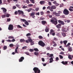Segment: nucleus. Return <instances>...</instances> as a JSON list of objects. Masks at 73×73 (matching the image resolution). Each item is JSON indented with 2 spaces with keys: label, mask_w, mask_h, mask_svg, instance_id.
I'll list each match as a JSON object with an SVG mask.
<instances>
[{
  "label": "nucleus",
  "mask_w": 73,
  "mask_h": 73,
  "mask_svg": "<svg viewBox=\"0 0 73 73\" xmlns=\"http://www.w3.org/2000/svg\"><path fill=\"white\" fill-rule=\"evenodd\" d=\"M51 23H52V24H54L55 25H56L57 24V19L56 18H52V19L50 20Z\"/></svg>",
  "instance_id": "1"
},
{
  "label": "nucleus",
  "mask_w": 73,
  "mask_h": 73,
  "mask_svg": "<svg viewBox=\"0 0 73 73\" xmlns=\"http://www.w3.org/2000/svg\"><path fill=\"white\" fill-rule=\"evenodd\" d=\"M33 70L35 73H40V70L37 67H34L33 69Z\"/></svg>",
  "instance_id": "2"
},
{
  "label": "nucleus",
  "mask_w": 73,
  "mask_h": 73,
  "mask_svg": "<svg viewBox=\"0 0 73 73\" xmlns=\"http://www.w3.org/2000/svg\"><path fill=\"white\" fill-rule=\"evenodd\" d=\"M38 44L40 46H42V47H44L45 45V44L42 41L40 40L38 42Z\"/></svg>",
  "instance_id": "3"
},
{
  "label": "nucleus",
  "mask_w": 73,
  "mask_h": 73,
  "mask_svg": "<svg viewBox=\"0 0 73 73\" xmlns=\"http://www.w3.org/2000/svg\"><path fill=\"white\" fill-rule=\"evenodd\" d=\"M63 13L65 15H68L69 13V12L67 9H64L63 11Z\"/></svg>",
  "instance_id": "4"
},
{
  "label": "nucleus",
  "mask_w": 73,
  "mask_h": 73,
  "mask_svg": "<svg viewBox=\"0 0 73 73\" xmlns=\"http://www.w3.org/2000/svg\"><path fill=\"white\" fill-rule=\"evenodd\" d=\"M8 29L9 31H12L13 29V26L12 25H9Z\"/></svg>",
  "instance_id": "5"
},
{
  "label": "nucleus",
  "mask_w": 73,
  "mask_h": 73,
  "mask_svg": "<svg viewBox=\"0 0 73 73\" xmlns=\"http://www.w3.org/2000/svg\"><path fill=\"white\" fill-rule=\"evenodd\" d=\"M35 15H36V13L33 12L30 13V16H32V18L34 19L35 17Z\"/></svg>",
  "instance_id": "6"
},
{
  "label": "nucleus",
  "mask_w": 73,
  "mask_h": 73,
  "mask_svg": "<svg viewBox=\"0 0 73 73\" xmlns=\"http://www.w3.org/2000/svg\"><path fill=\"white\" fill-rule=\"evenodd\" d=\"M1 9L3 10V13H4V14H5V13H7V10L6 9H5L4 7H2L1 8Z\"/></svg>",
  "instance_id": "7"
},
{
  "label": "nucleus",
  "mask_w": 73,
  "mask_h": 73,
  "mask_svg": "<svg viewBox=\"0 0 73 73\" xmlns=\"http://www.w3.org/2000/svg\"><path fill=\"white\" fill-rule=\"evenodd\" d=\"M56 8V7L54 5L52 6L51 7L50 11L53 12V9H55Z\"/></svg>",
  "instance_id": "8"
},
{
  "label": "nucleus",
  "mask_w": 73,
  "mask_h": 73,
  "mask_svg": "<svg viewBox=\"0 0 73 73\" xmlns=\"http://www.w3.org/2000/svg\"><path fill=\"white\" fill-rule=\"evenodd\" d=\"M18 13H19V15H21V14L24 15V12L22 11L18 10Z\"/></svg>",
  "instance_id": "9"
},
{
  "label": "nucleus",
  "mask_w": 73,
  "mask_h": 73,
  "mask_svg": "<svg viewBox=\"0 0 73 73\" xmlns=\"http://www.w3.org/2000/svg\"><path fill=\"white\" fill-rule=\"evenodd\" d=\"M24 60V57L23 56H22L19 59V62H23Z\"/></svg>",
  "instance_id": "10"
},
{
  "label": "nucleus",
  "mask_w": 73,
  "mask_h": 73,
  "mask_svg": "<svg viewBox=\"0 0 73 73\" xmlns=\"http://www.w3.org/2000/svg\"><path fill=\"white\" fill-rule=\"evenodd\" d=\"M63 32H66L67 31H69V29L67 27H66L65 28H64L63 30Z\"/></svg>",
  "instance_id": "11"
},
{
  "label": "nucleus",
  "mask_w": 73,
  "mask_h": 73,
  "mask_svg": "<svg viewBox=\"0 0 73 73\" xmlns=\"http://www.w3.org/2000/svg\"><path fill=\"white\" fill-rule=\"evenodd\" d=\"M58 23H60V24L61 25H64L65 24V23L63 21H62L60 20H59L58 21Z\"/></svg>",
  "instance_id": "12"
},
{
  "label": "nucleus",
  "mask_w": 73,
  "mask_h": 73,
  "mask_svg": "<svg viewBox=\"0 0 73 73\" xmlns=\"http://www.w3.org/2000/svg\"><path fill=\"white\" fill-rule=\"evenodd\" d=\"M28 40H26V42H27V43H29L30 42V41H29V40L31 39V37L29 36L28 37Z\"/></svg>",
  "instance_id": "13"
},
{
  "label": "nucleus",
  "mask_w": 73,
  "mask_h": 73,
  "mask_svg": "<svg viewBox=\"0 0 73 73\" xmlns=\"http://www.w3.org/2000/svg\"><path fill=\"white\" fill-rule=\"evenodd\" d=\"M70 8L68 9L70 12H72L73 11V7L70 6Z\"/></svg>",
  "instance_id": "14"
},
{
  "label": "nucleus",
  "mask_w": 73,
  "mask_h": 73,
  "mask_svg": "<svg viewBox=\"0 0 73 73\" xmlns=\"http://www.w3.org/2000/svg\"><path fill=\"white\" fill-rule=\"evenodd\" d=\"M68 50L69 52L72 51V47H71L70 46H69L68 47Z\"/></svg>",
  "instance_id": "15"
},
{
  "label": "nucleus",
  "mask_w": 73,
  "mask_h": 73,
  "mask_svg": "<svg viewBox=\"0 0 73 73\" xmlns=\"http://www.w3.org/2000/svg\"><path fill=\"white\" fill-rule=\"evenodd\" d=\"M61 25L60 24H58V25H56V27L57 28H61Z\"/></svg>",
  "instance_id": "16"
},
{
  "label": "nucleus",
  "mask_w": 73,
  "mask_h": 73,
  "mask_svg": "<svg viewBox=\"0 0 73 73\" xmlns=\"http://www.w3.org/2000/svg\"><path fill=\"white\" fill-rule=\"evenodd\" d=\"M29 41H30L31 45H33L34 44V42H33V40L32 39H29Z\"/></svg>",
  "instance_id": "17"
},
{
  "label": "nucleus",
  "mask_w": 73,
  "mask_h": 73,
  "mask_svg": "<svg viewBox=\"0 0 73 73\" xmlns=\"http://www.w3.org/2000/svg\"><path fill=\"white\" fill-rule=\"evenodd\" d=\"M49 63H52V62H53V57H51L49 59Z\"/></svg>",
  "instance_id": "18"
},
{
  "label": "nucleus",
  "mask_w": 73,
  "mask_h": 73,
  "mask_svg": "<svg viewBox=\"0 0 73 73\" xmlns=\"http://www.w3.org/2000/svg\"><path fill=\"white\" fill-rule=\"evenodd\" d=\"M41 23L43 25H45V24H47V22L45 21H41Z\"/></svg>",
  "instance_id": "19"
},
{
  "label": "nucleus",
  "mask_w": 73,
  "mask_h": 73,
  "mask_svg": "<svg viewBox=\"0 0 73 73\" xmlns=\"http://www.w3.org/2000/svg\"><path fill=\"white\" fill-rule=\"evenodd\" d=\"M62 64H63L64 65H66L68 64V62L67 61H63L62 62Z\"/></svg>",
  "instance_id": "20"
},
{
  "label": "nucleus",
  "mask_w": 73,
  "mask_h": 73,
  "mask_svg": "<svg viewBox=\"0 0 73 73\" xmlns=\"http://www.w3.org/2000/svg\"><path fill=\"white\" fill-rule=\"evenodd\" d=\"M19 48V47H17L15 48V53H18L19 52L17 51V50Z\"/></svg>",
  "instance_id": "21"
},
{
  "label": "nucleus",
  "mask_w": 73,
  "mask_h": 73,
  "mask_svg": "<svg viewBox=\"0 0 73 73\" xmlns=\"http://www.w3.org/2000/svg\"><path fill=\"white\" fill-rule=\"evenodd\" d=\"M46 29H45L46 32H49V28L48 27L46 26Z\"/></svg>",
  "instance_id": "22"
},
{
  "label": "nucleus",
  "mask_w": 73,
  "mask_h": 73,
  "mask_svg": "<svg viewBox=\"0 0 73 73\" xmlns=\"http://www.w3.org/2000/svg\"><path fill=\"white\" fill-rule=\"evenodd\" d=\"M40 3L41 5H42V4H45V1H41L40 2Z\"/></svg>",
  "instance_id": "23"
},
{
  "label": "nucleus",
  "mask_w": 73,
  "mask_h": 73,
  "mask_svg": "<svg viewBox=\"0 0 73 73\" xmlns=\"http://www.w3.org/2000/svg\"><path fill=\"white\" fill-rule=\"evenodd\" d=\"M63 42L64 45H65L66 46V43H67V42H68V41H67L66 40H64Z\"/></svg>",
  "instance_id": "24"
},
{
  "label": "nucleus",
  "mask_w": 73,
  "mask_h": 73,
  "mask_svg": "<svg viewBox=\"0 0 73 73\" xmlns=\"http://www.w3.org/2000/svg\"><path fill=\"white\" fill-rule=\"evenodd\" d=\"M20 41L21 42H24L25 41V40L24 39H21L20 40Z\"/></svg>",
  "instance_id": "25"
},
{
  "label": "nucleus",
  "mask_w": 73,
  "mask_h": 73,
  "mask_svg": "<svg viewBox=\"0 0 73 73\" xmlns=\"http://www.w3.org/2000/svg\"><path fill=\"white\" fill-rule=\"evenodd\" d=\"M54 32V30H53V29H51L50 30V35H52V34Z\"/></svg>",
  "instance_id": "26"
},
{
  "label": "nucleus",
  "mask_w": 73,
  "mask_h": 73,
  "mask_svg": "<svg viewBox=\"0 0 73 73\" xmlns=\"http://www.w3.org/2000/svg\"><path fill=\"white\" fill-rule=\"evenodd\" d=\"M9 39H13L14 37L13 36H10L8 37Z\"/></svg>",
  "instance_id": "27"
},
{
  "label": "nucleus",
  "mask_w": 73,
  "mask_h": 73,
  "mask_svg": "<svg viewBox=\"0 0 73 73\" xmlns=\"http://www.w3.org/2000/svg\"><path fill=\"white\" fill-rule=\"evenodd\" d=\"M27 46H25L22 47V50H25V49H27Z\"/></svg>",
  "instance_id": "28"
},
{
  "label": "nucleus",
  "mask_w": 73,
  "mask_h": 73,
  "mask_svg": "<svg viewBox=\"0 0 73 73\" xmlns=\"http://www.w3.org/2000/svg\"><path fill=\"white\" fill-rule=\"evenodd\" d=\"M20 21L23 22H25L26 21L25 19H20Z\"/></svg>",
  "instance_id": "29"
},
{
  "label": "nucleus",
  "mask_w": 73,
  "mask_h": 73,
  "mask_svg": "<svg viewBox=\"0 0 73 73\" xmlns=\"http://www.w3.org/2000/svg\"><path fill=\"white\" fill-rule=\"evenodd\" d=\"M59 12H60V11H59ZM55 16H60V13H56L55 14Z\"/></svg>",
  "instance_id": "30"
},
{
  "label": "nucleus",
  "mask_w": 73,
  "mask_h": 73,
  "mask_svg": "<svg viewBox=\"0 0 73 73\" xmlns=\"http://www.w3.org/2000/svg\"><path fill=\"white\" fill-rule=\"evenodd\" d=\"M62 35L64 37H65L66 36V34L64 33H62Z\"/></svg>",
  "instance_id": "31"
},
{
  "label": "nucleus",
  "mask_w": 73,
  "mask_h": 73,
  "mask_svg": "<svg viewBox=\"0 0 73 73\" xmlns=\"http://www.w3.org/2000/svg\"><path fill=\"white\" fill-rule=\"evenodd\" d=\"M31 11H32V8H29L27 10V11L28 12H30Z\"/></svg>",
  "instance_id": "32"
},
{
  "label": "nucleus",
  "mask_w": 73,
  "mask_h": 73,
  "mask_svg": "<svg viewBox=\"0 0 73 73\" xmlns=\"http://www.w3.org/2000/svg\"><path fill=\"white\" fill-rule=\"evenodd\" d=\"M25 24L26 25H29V23H28V22L27 21L25 22Z\"/></svg>",
  "instance_id": "33"
},
{
  "label": "nucleus",
  "mask_w": 73,
  "mask_h": 73,
  "mask_svg": "<svg viewBox=\"0 0 73 73\" xmlns=\"http://www.w3.org/2000/svg\"><path fill=\"white\" fill-rule=\"evenodd\" d=\"M68 58H69V59H70V60H72V58L71 55H69L68 56Z\"/></svg>",
  "instance_id": "34"
},
{
  "label": "nucleus",
  "mask_w": 73,
  "mask_h": 73,
  "mask_svg": "<svg viewBox=\"0 0 73 73\" xmlns=\"http://www.w3.org/2000/svg\"><path fill=\"white\" fill-rule=\"evenodd\" d=\"M34 50L35 51H36V52H38L39 50L37 48H35L34 49Z\"/></svg>",
  "instance_id": "35"
},
{
  "label": "nucleus",
  "mask_w": 73,
  "mask_h": 73,
  "mask_svg": "<svg viewBox=\"0 0 73 73\" xmlns=\"http://www.w3.org/2000/svg\"><path fill=\"white\" fill-rule=\"evenodd\" d=\"M30 1H31L32 3L33 4H35V0H29Z\"/></svg>",
  "instance_id": "36"
},
{
  "label": "nucleus",
  "mask_w": 73,
  "mask_h": 73,
  "mask_svg": "<svg viewBox=\"0 0 73 73\" xmlns=\"http://www.w3.org/2000/svg\"><path fill=\"white\" fill-rule=\"evenodd\" d=\"M38 37L39 39H42V38H43V37L41 36H39Z\"/></svg>",
  "instance_id": "37"
},
{
  "label": "nucleus",
  "mask_w": 73,
  "mask_h": 73,
  "mask_svg": "<svg viewBox=\"0 0 73 73\" xmlns=\"http://www.w3.org/2000/svg\"><path fill=\"white\" fill-rule=\"evenodd\" d=\"M70 45H71L70 43H68V44L67 45H66V47H68V46H69Z\"/></svg>",
  "instance_id": "38"
},
{
  "label": "nucleus",
  "mask_w": 73,
  "mask_h": 73,
  "mask_svg": "<svg viewBox=\"0 0 73 73\" xmlns=\"http://www.w3.org/2000/svg\"><path fill=\"white\" fill-rule=\"evenodd\" d=\"M34 54L35 55H36V56H37L38 54V52H34Z\"/></svg>",
  "instance_id": "39"
},
{
  "label": "nucleus",
  "mask_w": 73,
  "mask_h": 73,
  "mask_svg": "<svg viewBox=\"0 0 73 73\" xmlns=\"http://www.w3.org/2000/svg\"><path fill=\"white\" fill-rule=\"evenodd\" d=\"M9 46L10 47H13V46H14V45H13L12 44H9Z\"/></svg>",
  "instance_id": "40"
},
{
  "label": "nucleus",
  "mask_w": 73,
  "mask_h": 73,
  "mask_svg": "<svg viewBox=\"0 0 73 73\" xmlns=\"http://www.w3.org/2000/svg\"><path fill=\"white\" fill-rule=\"evenodd\" d=\"M16 7H17L18 8H20V5H19V4H16Z\"/></svg>",
  "instance_id": "41"
},
{
  "label": "nucleus",
  "mask_w": 73,
  "mask_h": 73,
  "mask_svg": "<svg viewBox=\"0 0 73 73\" xmlns=\"http://www.w3.org/2000/svg\"><path fill=\"white\" fill-rule=\"evenodd\" d=\"M6 49H7V46H5L3 47V50H6Z\"/></svg>",
  "instance_id": "42"
},
{
  "label": "nucleus",
  "mask_w": 73,
  "mask_h": 73,
  "mask_svg": "<svg viewBox=\"0 0 73 73\" xmlns=\"http://www.w3.org/2000/svg\"><path fill=\"white\" fill-rule=\"evenodd\" d=\"M1 16L2 18H5L6 17V15H2Z\"/></svg>",
  "instance_id": "43"
},
{
  "label": "nucleus",
  "mask_w": 73,
  "mask_h": 73,
  "mask_svg": "<svg viewBox=\"0 0 73 73\" xmlns=\"http://www.w3.org/2000/svg\"><path fill=\"white\" fill-rule=\"evenodd\" d=\"M47 9H49L50 11V9H51V7H50L49 6L48 7H47Z\"/></svg>",
  "instance_id": "44"
},
{
  "label": "nucleus",
  "mask_w": 73,
  "mask_h": 73,
  "mask_svg": "<svg viewBox=\"0 0 73 73\" xmlns=\"http://www.w3.org/2000/svg\"><path fill=\"white\" fill-rule=\"evenodd\" d=\"M29 51L31 52H34V50L33 49H32L31 48L29 50Z\"/></svg>",
  "instance_id": "45"
},
{
  "label": "nucleus",
  "mask_w": 73,
  "mask_h": 73,
  "mask_svg": "<svg viewBox=\"0 0 73 73\" xmlns=\"http://www.w3.org/2000/svg\"><path fill=\"white\" fill-rule=\"evenodd\" d=\"M31 36V34L30 33H28L26 35V36Z\"/></svg>",
  "instance_id": "46"
},
{
  "label": "nucleus",
  "mask_w": 73,
  "mask_h": 73,
  "mask_svg": "<svg viewBox=\"0 0 73 73\" xmlns=\"http://www.w3.org/2000/svg\"><path fill=\"white\" fill-rule=\"evenodd\" d=\"M7 22H9L11 21V19L10 18H7Z\"/></svg>",
  "instance_id": "47"
},
{
  "label": "nucleus",
  "mask_w": 73,
  "mask_h": 73,
  "mask_svg": "<svg viewBox=\"0 0 73 73\" xmlns=\"http://www.w3.org/2000/svg\"><path fill=\"white\" fill-rule=\"evenodd\" d=\"M33 4H29L28 5L29 7H33Z\"/></svg>",
  "instance_id": "48"
},
{
  "label": "nucleus",
  "mask_w": 73,
  "mask_h": 73,
  "mask_svg": "<svg viewBox=\"0 0 73 73\" xmlns=\"http://www.w3.org/2000/svg\"><path fill=\"white\" fill-rule=\"evenodd\" d=\"M17 27H18L19 28H22V27L19 25H17Z\"/></svg>",
  "instance_id": "49"
},
{
  "label": "nucleus",
  "mask_w": 73,
  "mask_h": 73,
  "mask_svg": "<svg viewBox=\"0 0 73 73\" xmlns=\"http://www.w3.org/2000/svg\"><path fill=\"white\" fill-rule=\"evenodd\" d=\"M6 41H7V42H11V40L8 39L7 40H6Z\"/></svg>",
  "instance_id": "50"
},
{
  "label": "nucleus",
  "mask_w": 73,
  "mask_h": 73,
  "mask_svg": "<svg viewBox=\"0 0 73 73\" xmlns=\"http://www.w3.org/2000/svg\"><path fill=\"white\" fill-rule=\"evenodd\" d=\"M53 54H51L50 55V56L49 57H53Z\"/></svg>",
  "instance_id": "51"
},
{
  "label": "nucleus",
  "mask_w": 73,
  "mask_h": 73,
  "mask_svg": "<svg viewBox=\"0 0 73 73\" xmlns=\"http://www.w3.org/2000/svg\"><path fill=\"white\" fill-rule=\"evenodd\" d=\"M15 41V39L13 38L12 40H11V42H14V41Z\"/></svg>",
  "instance_id": "52"
},
{
  "label": "nucleus",
  "mask_w": 73,
  "mask_h": 73,
  "mask_svg": "<svg viewBox=\"0 0 73 73\" xmlns=\"http://www.w3.org/2000/svg\"><path fill=\"white\" fill-rule=\"evenodd\" d=\"M59 56L60 58H61V59H62V58H63V56H62V55H60Z\"/></svg>",
  "instance_id": "53"
},
{
  "label": "nucleus",
  "mask_w": 73,
  "mask_h": 73,
  "mask_svg": "<svg viewBox=\"0 0 73 73\" xmlns=\"http://www.w3.org/2000/svg\"><path fill=\"white\" fill-rule=\"evenodd\" d=\"M26 1L27 4H29V0H26Z\"/></svg>",
  "instance_id": "54"
},
{
  "label": "nucleus",
  "mask_w": 73,
  "mask_h": 73,
  "mask_svg": "<svg viewBox=\"0 0 73 73\" xmlns=\"http://www.w3.org/2000/svg\"><path fill=\"white\" fill-rule=\"evenodd\" d=\"M15 15H17L18 14V12L17 11H15Z\"/></svg>",
  "instance_id": "55"
},
{
  "label": "nucleus",
  "mask_w": 73,
  "mask_h": 73,
  "mask_svg": "<svg viewBox=\"0 0 73 73\" xmlns=\"http://www.w3.org/2000/svg\"><path fill=\"white\" fill-rule=\"evenodd\" d=\"M60 54H64V52H60Z\"/></svg>",
  "instance_id": "56"
},
{
  "label": "nucleus",
  "mask_w": 73,
  "mask_h": 73,
  "mask_svg": "<svg viewBox=\"0 0 73 73\" xmlns=\"http://www.w3.org/2000/svg\"><path fill=\"white\" fill-rule=\"evenodd\" d=\"M39 10V8H36L35 9L36 11H38Z\"/></svg>",
  "instance_id": "57"
},
{
  "label": "nucleus",
  "mask_w": 73,
  "mask_h": 73,
  "mask_svg": "<svg viewBox=\"0 0 73 73\" xmlns=\"http://www.w3.org/2000/svg\"><path fill=\"white\" fill-rule=\"evenodd\" d=\"M48 5H52V3L50 2H48Z\"/></svg>",
  "instance_id": "58"
},
{
  "label": "nucleus",
  "mask_w": 73,
  "mask_h": 73,
  "mask_svg": "<svg viewBox=\"0 0 73 73\" xmlns=\"http://www.w3.org/2000/svg\"><path fill=\"white\" fill-rule=\"evenodd\" d=\"M52 35V36H55V33L53 32V33H52L51 34V35Z\"/></svg>",
  "instance_id": "59"
},
{
  "label": "nucleus",
  "mask_w": 73,
  "mask_h": 73,
  "mask_svg": "<svg viewBox=\"0 0 73 73\" xmlns=\"http://www.w3.org/2000/svg\"><path fill=\"white\" fill-rule=\"evenodd\" d=\"M66 21L67 23H70V20H67Z\"/></svg>",
  "instance_id": "60"
},
{
  "label": "nucleus",
  "mask_w": 73,
  "mask_h": 73,
  "mask_svg": "<svg viewBox=\"0 0 73 73\" xmlns=\"http://www.w3.org/2000/svg\"><path fill=\"white\" fill-rule=\"evenodd\" d=\"M42 60L43 62H44V61H45V59L44 58H42Z\"/></svg>",
  "instance_id": "61"
},
{
  "label": "nucleus",
  "mask_w": 73,
  "mask_h": 73,
  "mask_svg": "<svg viewBox=\"0 0 73 73\" xmlns=\"http://www.w3.org/2000/svg\"><path fill=\"white\" fill-rule=\"evenodd\" d=\"M12 1V0H7L8 2L9 3L11 1Z\"/></svg>",
  "instance_id": "62"
},
{
  "label": "nucleus",
  "mask_w": 73,
  "mask_h": 73,
  "mask_svg": "<svg viewBox=\"0 0 73 73\" xmlns=\"http://www.w3.org/2000/svg\"><path fill=\"white\" fill-rule=\"evenodd\" d=\"M57 3V2H56V1H54L53 2V4H55Z\"/></svg>",
  "instance_id": "63"
},
{
  "label": "nucleus",
  "mask_w": 73,
  "mask_h": 73,
  "mask_svg": "<svg viewBox=\"0 0 73 73\" xmlns=\"http://www.w3.org/2000/svg\"><path fill=\"white\" fill-rule=\"evenodd\" d=\"M56 61H58V60H59V58L58 57H56Z\"/></svg>",
  "instance_id": "64"
}]
</instances>
